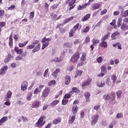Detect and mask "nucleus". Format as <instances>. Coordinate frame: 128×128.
Listing matches in <instances>:
<instances>
[{"instance_id": "5701e85b", "label": "nucleus", "mask_w": 128, "mask_h": 128, "mask_svg": "<svg viewBox=\"0 0 128 128\" xmlns=\"http://www.w3.org/2000/svg\"><path fill=\"white\" fill-rule=\"evenodd\" d=\"M73 19H74V16H72L71 17H70L66 19L63 22L64 24H68V22H70V20H72Z\"/></svg>"}, {"instance_id": "a878e982", "label": "nucleus", "mask_w": 128, "mask_h": 128, "mask_svg": "<svg viewBox=\"0 0 128 128\" xmlns=\"http://www.w3.org/2000/svg\"><path fill=\"white\" fill-rule=\"evenodd\" d=\"M105 84L106 83L104 81H101L97 84V86L98 88H103V86H104Z\"/></svg>"}, {"instance_id": "0e129e2a", "label": "nucleus", "mask_w": 128, "mask_h": 128, "mask_svg": "<svg viewBox=\"0 0 128 128\" xmlns=\"http://www.w3.org/2000/svg\"><path fill=\"white\" fill-rule=\"evenodd\" d=\"M4 16V10H0V16Z\"/></svg>"}, {"instance_id": "e433bc0d", "label": "nucleus", "mask_w": 128, "mask_h": 128, "mask_svg": "<svg viewBox=\"0 0 128 128\" xmlns=\"http://www.w3.org/2000/svg\"><path fill=\"white\" fill-rule=\"evenodd\" d=\"M122 18H118V22H117L118 28L122 26Z\"/></svg>"}, {"instance_id": "338daca9", "label": "nucleus", "mask_w": 128, "mask_h": 128, "mask_svg": "<svg viewBox=\"0 0 128 128\" xmlns=\"http://www.w3.org/2000/svg\"><path fill=\"white\" fill-rule=\"evenodd\" d=\"M58 4H54L52 6V10H56L58 8Z\"/></svg>"}, {"instance_id": "37998d69", "label": "nucleus", "mask_w": 128, "mask_h": 128, "mask_svg": "<svg viewBox=\"0 0 128 128\" xmlns=\"http://www.w3.org/2000/svg\"><path fill=\"white\" fill-rule=\"evenodd\" d=\"M72 90L73 92H75V94H78L80 92V90L78 89L76 87H74L72 88Z\"/></svg>"}, {"instance_id": "393cba45", "label": "nucleus", "mask_w": 128, "mask_h": 128, "mask_svg": "<svg viewBox=\"0 0 128 128\" xmlns=\"http://www.w3.org/2000/svg\"><path fill=\"white\" fill-rule=\"evenodd\" d=\"M82 74V70H78L76 71V74H75V78H78V76H80Z\"/></svg>"}, {"instance_id": "6e6552de", "label": "nucleus", "mask_w": 128, "mask_h": 128, "mask_svg": "<svg viewBox=\"0 0 128 128\" xmlns=\"http://www.w3.org/2000/svg\"><path fill=\"white\" fill-rule=\"evenodd\" d=\"M8 66H4L0 70V76H4L6 74V72L8 70Z\"/></svg>"}, {"instance_id": "e2e57ef3", "label": "nucleus", "mask_w": 128, "mask_h": 128, "mask_svg": "<svg viewBox=\"0 0 128 128\" xmlns=\"http://www.w3.org/2000/svg\"><path fill=\"white\" fill-rule=\"evenodd\" d=\"M117 46H118V50H122V44H120V42H117Z\"/></svg>"}, {"instance_id": "bf43d9fd", "label": "nucleus", "mask_w": 128, "mask_h": 128, "mask_svg": "<svg viewBox=\"0 0 128 128\" xmlns=\"http://www.w3.org/2000/svg\"><path fill=\"white\" fill-rule=\"evenodd\" d=\"M6 23L4 22H0V28H4L6 26Z\"/></svg>"}, {"instance_id": "4468645a", "label": "nucleus", "mask_w": 128, "mask_h": 128, "mask_svg": "<svg viewBox=\"0 0 128 128\" xmlns=\"http://www.w3.org/2000/svg\"><path fill=\"white\" fill-rule=\"evenodd\" d=\"M70 76H65V84L68 86L69 84H70Z\"/></svg>"}, {"instance_id": "052dcab7", "label": "nucleus", "mask_w": 128, "mask_h": 128, "mask_svg": "<svg viewBox=\"0 0 128 128\" xmlns=\"http://www.w3.org/2000/svg\"><path fill=\"white\" fill-rule=\"evenodd\" d=\"M6 120V117H3L0 120V123L2 124V122H4Z\"/></svg>"}, {"instance_id": "69168bd1", "label": "nucleus", "mask_w": 128, "mask_h": 128, "mask_svg": "<svg viewBox=\"0 0 128 128\" xmlns=\"http://www.w3.org/2000/svg\"><path fill=\"white\" fill-rule=\"evenodd\" d=\"M49 105L48 104H46L44 106L43 108H42V110H46L48 108Z\"/></svg>"}, {"instance_id": "c9c22d12", "label": "nucleus", "mask_w": 128, "mask_h": 128, "mask_svg": "<svg viewBox=\"0 0 128 128\" xmlns=\"http://www.w3.org/2000/svg\"><path fill=\"white\" fill-rule=\"evenodd\" d=\"M78 26H80V23H78L75 26H74L72 30L75 32H76V30H78Z\"/></svg>"}, {"instance_id": "f704fd0d", "label": "nucleus", "mask_w": 128, "mask_h": 128, "mask_svg": "<svg viewBox=\"0 0 128 128\" xmlns=\"http://www.w3.org/2000/svg\"><path fill=\"white\" fill-rule=\"evenodd\" d=\"M111 101L114 102L116 100V94L114 92L110 93Z\"/></svg>"}, {"instance_id": "cd10ccee", "label": "nucleus", "mask_w": 128, "mask_h": 128, "mask_svg": "<svg viewBox=\"0 0 128 128\" xmlns=\"http://www.w3.org/2000/svg\"><path fill=\"white\" fill-rule=\"evenodd\" d=\"M10 58H12V55L10 54H8V56H7L4 60V62L6 64V62H8L10 60Z\"/></svg>"}, {"instance_id": "1a4fd4ad", "label": "nucleus", "mask_w": 128, "mask_h": 128, "mask_svg": "<svg viewBox=\"0 0 128 128\" xmlns=\"http://www.w3.org/2000/svg\"><path fill=\"white\" fill-rule=\"evenodd\" d=\"M60 72V69L56 68L53 73L52 74V76H53L54 78H58V74Z\"/></svg>"}, {"instance_id": "c85d7f7f", "label": "nucleus", "mask_w": 128, "mask_h": 128, "mask_svg": "<svg viewBox=\"0 0 128 128\" xmlns=\"http://www.w3.org/2000/svg\"><path fill=\"white\" fill-rule=\"evenodd\" d=\"M28 44V41H26V42H24V43H20L18 44V46L20 48H24V46H26V44Z\"/></svg>"}, {"instance_id": "ea45409f", "label": "nucleus", "mask_w": 128, "mask_h": 128, "mask_svg": "<svg viewBox=\"0 0 128 128\" xmlns=\"http://www.w3.org/2000/svg\"><path fill=\"white\" fill-rule=\"evenodd\" d=\"M56 84V80H52L48 82V86H54V84Z\"/></svg>"}, {"instance_id": "f03ea898", "label": "nucleus", "mask_w": 128, "mask_h": 128, "mask_svg": "<svg viewBox=\"0 0 128 128\" xmlns=\"http://www.w3.org/2000/svg\"><path fill=\"white\" fill-rule=\"evenodd\" d=\"M80 52H76L73 54L71 58L70 61L74 64H76V62H78V60L80 59Z\"/></svg>"}, {"instance_id": "8fccbe9b", "label": "nucleus", "mask_w": 128, "mask_h": 128, "mask_svg": "<svg viewBox=\"0 0 128 128\" xmlns=\"http://www.w3.org/2000/svg\"><path fill=\"white\" fill-rule=\"evenodd\" d=\"M68 102V99H65V100H62V104L63 106H66Z\"/></svg>"}, {"instance_id": "c756f323", "label": "nucleus", "mask_w": 128, "mask_h": 128, "mask_svg": "<svg viewBox=\"0 0 128 128\" xmlns=\"http://www.w3.org/2000/svg\"><path fill=\"white\" fill-rule=\"evenodd\" d=\"M64 46L66 48H72V44L70 42L64 43Z\"/></svg>"}, {"instance_id": "a19ab883", "label": "nucleus", "mask_w": 128, "mask_h": 128, "mask_svg": "<svg viewBox=\"0 0 128 128\" xmlns=\"http://www.w3.org/2000/svg\"><path fill=\"white\" fill-rule=\"evenodd\" d=\"M103 98L106 100H112V98H110V95H104L103 96Z\"/></svg>"}, {"instance_id": "6ab92c4d", "label": "nucleus", "mask_w": 128, "mask_h": 128, "mask_svg": "<svg viewBox=\"0 0 128 128\" xmlns=\"http://www.w3.org/2000/svg\"><path fill=\"white\" fill-rule=\"evenodd\" d=\"M86 6H88V4L86 3L83 6L79 5L78 7V10H84V8H86Z\"/></svg>"}, {"instance_id": "864d4df0", "label": "nucleus", "mask_w": 128, "mask_h": 128, "mask_svg": "<svg viewBox=\"0 0 128 128\" xmlns=\"http://www.w3.org/2000/svg\"><path fill=\"white\" fill-rule=\"evenodd\" d=\"M90 30V27L88 26H86L83 32H88Z\"/></svg>"}, {"instance_id": "49530a36", "label": "nucleus", "mask_w": 128, "mask_h": 128, "mask_svg": "<svg viewBox=\"0 0 128 128\" xmlns=\"http://www.w3.org/2000/svg\"><path fill=\"white\" fill-rule=\"evenodd\" d=\"M116 75H113L112 76L111 79L112 80L113 84H116Z\"/></svg>"}, {"instance_id": "2eb2a0df", "label": "nucleus", "mask_w": 128, "mask_h": 128, "mask_svg": "<svg viewBox=\"0 0 128 128\" xmlns=\"http://www.w3.org/2000/svg\"><path fill=\"white\" fill-rule=\"evenodd\" d=\"M40 50V44H38L34 48V49L32 50V52L34 54V52H38Z\"/></svg>"}, {"instance_id": "7c9ffc66", "label": "nucleus", "mask_w": 128, "mask_h": 128, "mask_svg": "<svg viewBox=\"0 0 128 128\" xmlns=\"http://www.w3.org/2000/svg\"><path fill=\"white\" fill-rule=\"evenodd\" d=\"M93 46H96L97 44H100V40L98 39L93 38L92 40Z\"/></svg>"}, {"instance_id": "774afa93", "label": "nucleus", "mask_w": 128, "mask_h": 128, "mask_svg": "<svg viewBox=\"0 0 128 128\" xmlns=\"http://www.w3.org/2000/svg\"><path fill=\"white\" fill-rule=\"evenodd\" d=\"M124 24H128V18H124Z\"/></svg>"}, {"instance_id": "f3484780", "label": "nucleus", "mask_w": 128, "mask_h": 128, "mask_svg": "<svg viewBox=\"0 0 128 128\" xmlns=\"http://www.w3.org/2000/svg\"><path fill=\"white\" fill-rule=\"evenodd\" d=\"M120 36V32H118V31L112 34L111 36L112 40H116V38L115 37V36Z\"/></svg>"}, {"instance_id": "423d86ee", "label": "nucleus", "mask_w": 128, "mask_h": 128, "mask_svg": "<svg viewBox=\"0 0 128 128\" xmlns=\"http://www.w3.org/2000/svg\"><path fill=\"white\" fill-rule=\"evenodd\" d=\"M98 118H100V116L98 114L93 116H92V120L91 122L92 124H96L98 122Z\"/></svg>"}, {"instance_id": "20e7f679", "label": "nucleus", "mask_w": 128, "mask_h": 128, "mask_svg": "<svg viewBox=\"0 0 128 128\" xmlns=\"http://www.w3.org/2000/svg\"><path fill=\"white\" fill-rule=\"evenodd\" d=\"M92 78L90 77V76H88L87 80L82 84V86L84 87L90 86V82H92Z\"/></svg>"}, {"instance_id": "4be33fe9", "label": "nucleus", "mask_w": 128, "mask_h": 128, "mask_svg": "<svg viewBox=\"0 0 128 128\" xmlns=\"http://www.w3.org/2000/svg\"><path fill=\"white\" fill-rule=\"evenodd\" d=\"M100 46H102V48H108V42H106L104 40H101Z\"/></svg>"}, {"instance_id": "5fc2aeb1", "label": "nucleus", "mask_w": 128, "mask_h": 128, "mask_svg": "<svg viewBox=\"0 0 128 128\" xmlns=\"http://www.w3.org/2000/svg\"><path fill=\"white\" fill-rule=\"evenodd\" d=\"M50 40H52L50 39V38H46L44 37L42 38V42H50Z\"/></svg>"}, {"instance_id": "f257e3e1", "label": "nucleus", "mask_w": 128, "mask_h": 128, "mask_svg": "<svg viewBox=\"0 0 128 128\" xmlns=\"http://www.w3.org/2000/svg\"><path fill=\"white\" fill-rule=\"evenodd\" d=\"M46 118V116H41L38 120V122L35 124V126L37 128H42L46 124V121L44 122V120Z\"/></svg>"}, {"instance_id": "79ce46f5", "label": "nucleus", "mask_w": 128, "mask_h": 128, "mask_svg": "<svg viewBox=\"0 0 128 128\" xmlns=\"http://www.w3.org/2000/svg\"><path fill=\"white\" fill-rule=\"evenodd\" d=\"M76 32V31H74L72 29L70 30V32H69V38H72L74 34Z\"/></svg>"}, {"instance_id": "6e6d98bb", "label": "nucleus", "mask_w": 128, "mask_h": 128, "mask_svg": "<svg viewBox=\"0 0 128 128\" xmlns=\"http://www.w3.org/2000/svg\"><path fill=\"white\" fill-rule=\"evenodd\" d=\"M50 44L48 42H47L46 44L44 43V44H42V50H44V48H46L48 47V46Z\"/></svg>"}, {"instance_id": "473e14b6", "label": "nucleus", "mask_w": 128, "mask_h": 128, "mask_svg": "<svg viewBox=\"0 0 128 128\" xmlns=\"http://www.w3.org/2000/svg\"><path fill=\"white\" fill-rule=\"evenodd\" d=\"M121 30H128V24H123L121 26Z\"/></svg>"}, {"instance_id": "a18cd8bd", "label": "nucleus", "mask_w": 128, "mask_h": 128, "mask_svg": "<svg viewBox=\"0 0 128 128\" xmlns=\"http://www.w3.org/2000/svg\"><path fill=\"white\" fill-rule=\"evenodd\" d=\"M90 42V36H87L84 40L85 44H89Z\"/></svg>"}, {"instance_id": "f8f14e48", "label": "nucleus", "mask_w": 128, "mask_h": 128, "mask_svg": "<svg viewBox=\"0 0 128 128\" xmlns=\"http://www.w3.org/2000/svg\"><path fill=\"white\" fill-rule=\"evenodd\" d=\"M64 60V58L62 56H60L59 58H56L54 59H52L51 62H62Z\"/></svg>"}, {"instance_id": "b1692460", "label": "nucleus", "mask_w": 128, "mask_h": 128, "mask_svg": "<svg viewBox=\"0 0 128 128\" xmlns=\"http://www.w3.org/2000/svg\"><path fill=\"white\" fill-rule=\"evenodd\" d=\"M101 72H104V74H106V66L104 65H102L100 67Z\"/></svg>"}, {"instance_id": "09e8293b", "label": "nucleus", "mask_w": 128, "mask_h": 128, "mask_svg": "<svg viewBox=\"0 0 128 128\" xmlns=\"http://www.w3.org/2000/svg\"><path fill=\"white\" fill-rule=\"evenodd\" d=\"M34 18V12H32L30 13L29 18L30 20H32V18Z\"/></svg>"}, {"instance_id": "aec40b11", "label": "nucleus", "mask_w": 128, "mask_h": 128, "mask_svg": "<svg viewBox=\"0 0 128 128\" xmlns=\"http://www.w3.org/2000/svg\"><path fill=\"white\" fill-rule=\"evenodd\" d=\"M110 32H108L106 35H104L103 38L101 39V40L106 41L108 38H110Z\"/></svg>"}, {"instance_id": "412c9836", "label": "nucleus", "mask_w": 128, "mask_h": 128, "mask_svg": "<svg viewBox=\"0 0 128 128\" xmlns=\"http://www.w3.org/2000/svg\"><path fill=\"white\" fill-rule=\"evenodd\" d=\"M78 106L74 105L72 106V114H76V112H78Z\"/></svg>"}, {"instance_id": "2f4dec72", "label": "nucleus", "mask_w": 128, "mask_h": 128, "mask_svg": "<svg viewBox=\"0 0 128 128\" xmlns=\"http://www.w3.org/2000/svg\"><path fill=\"white\" fill-rule=\"evenodd\" d=\"M86 53L84 52L82 54V56L80 58V60H82V62H84L86 60Z\"/></svg>"}, {"instance_id": "9b49d317", "label": "nucleus", "mask_w": 128, "mask_h": 128, "mask_svg": "<svg viewBox=\"0 0 128 128\" xmlns=\"http://www.w3.org/2000/svg\"><path fill=\"white\" fill-rule=\"evenodd\" d=\"M40 106V102L39 101H34V102L32 103V106L33 108H38Z\"/></svg>"}, {"instance_id": "de8ad7c7", "label": "nucleus", "mask_w": 128, "mask_h": 128, "mask_svg": "<svg viewBox=\"0 0 128 128\" xmlns=\"http://www.w3.org/2000/svg\"><path fill=\"white\" fill-rule=\"evenodd\" d=\"M32 92H28L27 96H26V100H32V98H30V97L32 96Z\"/></svg>"}, {"instance_id": "bb28decb", "label": "nucleus", "mask_w": 128, "mask_h": 128, "mask_svg": "<svg viewBox=\"0 0 128 128\" xmlns=\"http://www.w3.org/2000/svg\"><path fill=\"white\" fill-rule=\"evenodd\" d=\"M90 18V14H88L84 16V18L82 19V22H86V20H88Z\"/></svg>"}, {"instance_id": "dca6fc26", "label": "nucleus", "mask_w": 128, "mask_h": 128, "mask_svg": "<svg viewBox=\"0 0 128 128\" xmlns=\"http://www.w3.org/2000/svg\"><path fill=\"white\" fill-rule=\"evenodd\" d=\"M60 122H62V118L58 117L52 121V124H60Z\"/></svg>"}, {"instance_id": "4c0bfd02", "label": "nucleus", "mask_w": 128, "mask_h": 128, "mask_svg": "<svg viewBox=\"0 0 128 128\" xmlns=\"http://www.w3.org/2000/svg\"><path fill=\"white\" fill-rule=\"evenodd\" d=\"M100 4L96 3L93 4L92 8L94 10H98L100 8Z\"/></svg>"}, {"instance_id": "3c124183", "label": "nucleus", "mask_w": 128, "mask_h": 128, "mask_svg": "<svg viewBox=\"0 0 128 128\" xmlns=\"http://www.w3.org/2000/svg\"><path fill=\"white\" fill-rule=\"evenodd\" d=\"M96 61L98 64H102V56H100L96 58Z\"/></svg>"}, {"instance_id": "13d9d810", "label": "nucleus", "mask_w": 128, "mask_h": 128, "mask_svg": "<svg viewBox=\"0 0 128 128\" xmlns=\"http://www.w3.org/2000/svg\"><path fill=\"white\" fill-rule=\"evenodd\" d=\"M106 12H108V10L106 9H104V10H102L100 12V16H104V14H106Z\"/></svg>"}, {"instance_id": "603ef678", "label": "nucleus", "mask_w": 128, "mask_h": 128, "mask_svg": "<svg viewBox=\"0 0 128 128\" xmlns=\"http://www.w3.org/2000/svg\"><path fill=\"white\" fill-rule=\"evenodd\" d=\"M124 116V115L122 114V113H119L116 114V118H122Z\"/></svg>"}, {"instance_id": "a211bd4d", "label": "nucleus", "mask_w": 128, "mask_h": 128, "mask_svg": "<svg viewBox=\"0 0 128 128\" xmlns=\"http://www.w3.org/2000/svg\"><path fill=\"white\" fill-rule=\"evenodd\" d=\"M14 51L18 54H22V49H20L18 46L14 47Z\"/></svg>"}, {"instance_id": "680f3d73", "label": "nucleus", "mask_w": 128, "mask_h": 128, "mask_svg": "<svg viewBox=\"0 0 128 128\" xmlns=\"http://www.w3.org/2000/svg\"><path fill=\"white\" fill-rule=\"evenodd\" d=\"M14 40H9L8 44L10 48H12Z\"/></svg>"}, {"instance_id": "c03bdc74", "label": "nucleus", "mask_w": 128, "mask_h": 128, "mask_svg": "<svg viewBox=\"0 0 128 128\" xmlns=\"http://www.w3.org/2000/svg\"><path fill=\"white\" fill-rule=\"evenodd\" d=\"M122 90H118L116 92V94L118 98H120V96H122Z\"/></svg>"}, {"instance_id": "ddd939ff", "label": "nucleus", "mask_w": 128, "mask_h": 128, "mask_svg": "<svg viewBox=\"0 0 128 128\" xmlns=\"http://www.w3.org/2000/svg\"><path fill=\"white\" fill-rule=\"evenodd\" d=\"M86 102H90V92H86L84 94Z\"/></svg>"}, {"instance_id": "72a5a7b5", "label": "nucleus", "mask_w": 128, "mask_h": 128, "mask_svg": "<svg viewBox=\"0 0 128 128\" xmlns=\"http://www.w3.org/2000/svg\"><path fill=\"white\" fill-rule=\"evenodd\" d=\"M74 120H76V115H73L71 117V119L70 120H69L68 123L70 124H72V122H74Z\"/></svg>"}, {"instance_id": "9d476101", "label": "nucleus", "mask_w": 128, "mask_h": 128, "mask_svg": "<svg viewBox=\"0 0 128 128\" xmlns=\"http://www.w3.org/2000/svg\"><path fill=\"white\" fill-rule=\"evenodd\" d=\"M12 91H8L6 93V96L5 97V100H10V98H12Z\"/></svg>"}, {"instance_id": "0eeeda50", "label": "nucleus", "mask_w": 128, "mask_h": 128, "mask_svg": "<svg viewBox=\"0 0 128 128\" xmlns=\"http://www.w3.org/2000/svg\"><path fill=\"white\" fill-rule=\"evenodd\" d=\"M28 82L24 81V82L21 85V90H22L24 91L28 88Z\"/></svg>"}, {"instance_id": "58836bf2", "label": "nucleus", "mask_w": 128, "mask_h": 128, "mask_svg": "<svg viewBox=\"0 0 128 128\" xmlns=\"http://www.w3.org/2000/svg\"><path fill=\"white\" fill-rule=\"evenodd\" d=\"M60 100H55L50 104V106H56V104H58Z\"/></svg>"}, {"instance_id": "39448f33", "label": "nucleus", "mask_w": 128, "mask_h": 128, "mask_svg": "<svg viewBox=\"0 0 128 128\" xmlns=\"http://www.w3.org/2000/svg\"><path fill=\"white\" fill-rule=\"evenodd\" d=\"M50 89L48 88H46L42 93V98H46L48 96V94H50Z\"/></svg>"}, {"instance_id": "7ed1b4c3", "label": "nucleus", "mask_w": 128, "mask_h": 128, "mask_svg": "<svg viewBox=\"0 0 128 128\" xmlns=\"http://www.w3.org/2000/svg\"><path fill=\"white\" fill-rule=\"evenodd\" d=\"M76 0H68V6H70L69 10H72L73 8H74V6H76Z\"/></svg>"}, {"instance_id": "4d7b16f0", "label": "nucleus", "mask_w": 128, "mask_h": 128, "mask_svg": "<svg viewBox=\"0 0 128 128\" xmlns=\"http://www.w3.org/2000/svg\"><path fill=\"white\" fill-rule=\"evenodd\" d=\"M34 48V45H29L28 46H26V50H32Z\"/></svg>"}]
</instances>
